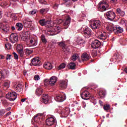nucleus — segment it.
I'll return each instance as SVG.
<instances>
[{
	"mask_svg": "<svg viewBox=\"0 0 127 127\" xmlns=\"http://www.w3.org/2000/svg\"><path fill=\"white\" fill-rule=\"evenodd\" d=\"M83 35L85 38H90L93 35V31L89 27L84 28L83 29Z\"/></svg>",
	"mask_w": 127,
	"mask_h": 127,
	"instance_id": "1",
	"label": "nucleus"
},
{
	"mask_svg": "<svg viewBox=\"0 0 127 127\" xmlns=\"http://www.w3.org/2000/svg\"><path fill=\"white\" fill-rule=\"evenodd\" d=\"M49 34L50 35L53 36V35H56V34H59V33H60L61 31H62V28L60 26H58L57 27H55V29L54 30H47Z\"/></svg>",
	"mask_w": 127,
	"mask_h": 127,
	"instance_id": "2",
	"label": "nucleus"
},
{
	"mask_svg": "<svg viewBox=\"0 0 127 127\" xmlns=\"http://www.w3.org/2000/svg\"><path fill=\"white\" fill-rule=\"evenodd\" d=\"M102 26V22L100 20L93 21L91 24V27L93 30L100 29Z\"/></svg>",
	"mask_w": 127,
	"mask_h": 127,
	"instance_id": "3",
	"label": "nucleus"
},
{
	"mask_svg": "<svg viewBox=\"0 0 127 127\" xmlns=\"http://www.w3.org/2000/svg\"><path fill=\"white\" fill-rule=\"evenodd\" d=\"M28 47H33L37 45V38H29L28 43L26 44Z\"/></svg>",
	"mask_w": 127,
	"mask_h": 127,
	"instance_id": "4",
	"label": "nucleus"
},
{
	"mask_svg": "<svg viewBox=\"0 0 127 127\" xmlns=\"http://www.w3.org/2000/svg\"><path fill=\"white\" fill-rule=\"evenodd\" d=\"M105 17L109 20H113L116 18V14L113 11H107L105 14Z\"/></svg>",
	"mask_w": 127,
	"mask_h": 127,
	"instance_id": "5",
	"label": "nucleus"
},
{
	"mask_svg": "<svg viewBox=\"0 0 127 127\" xmlns=\"http://www.w3.org/2000/svg\"><path fill=\"white\" fill-rule=\"evenodd\" d=\"M16 98V93L15 92H8L6 94V98L9 100L11 102L14 101Z\"/></svg>",
	"mask_w": 127,
	"mask_h": 127,
	"instance_id": "6",
	"label": "nucleus"
},
{
	"mask_svg": "<svg viewBox=\"0 0 127 127\" xmlns=\"http://www.w3.org/2000/svg\"><path fill=\"white\" fill-rule=\"evenodd\" d=\"M46 125L48 127H51V126H55L56 125V120L53 117H49L46 120Z\"/></svg>",
	"mask_w": 127,
	"mask_h": 127,
	"instance_id": "7",
	"label": "nucleus"
},
{
	"mask_svg": "<svg viewBox=\"0 0 127 127\" xmlns=\"http://www.w3.org/2000/svg\"><path fill=\"white\" fill-rule=\"evenodd\" d=\"M9 41L11 43H15V42H17V41H18V36L17 35V34L15 33L11 34Z\"/></svg>",
	"mask_w": 127,
	"mask_h": 127,
	"instance_id": "8",
	"label": "nucleus"
},
{
	"mask_svg": "<svg viewBox=\"0 0 127 127\" xmlns=\"http://www.w3.org/2000/svg\"><path fill=\"white\" fill-rule=\"evenodd\" d=\"M45 81L47 83V84L51 85V86H54L55 83L57 82V77L56 76H52L50 80L45 79Z\"/></svg>",
	"mask_w": 127,
	"mask_h": 127,
	"instance_id": "9",
	"label": "nucleus"
},
{
	"mask_svg": "<svg viewBox=\"0 0 127 127\" xmlns=\"http://www.w3.org/2000/svg\"><path fill=\"white\" fill-rule=\"evenodd\" d=\"M0 30L2 33H5L6 32H8L9 27H8L7 25H4L2 23H0Z\"/></svg>",
	"mask_w": 127,
	"mask_h": 127,
	"instance_id": "10",
	"label": "nucleus"
},
{
	"mask_svg": "<svg viewBox=\"0 0 127 127\" xmlns=\"http://www.w3.org/2000/svg\"><path fill=\"white\" fill-rule=\"evenodd\" d=\"M32 64V65H31ZM31 66H39L41 65V63H40V60H39V58H34L32 60L31 64H30Z\"/></svg>",
	"mask_w": 127,
	"mask_h": 127,
	"instance_id": "11",
	"label": "nucleus"
},
{
	"mask_svg": "<svg viewBox=\"0 0 127 127\" xmlns=\"http://www.w3.org/2000/svg\"><path fill=\"white\" fill-rule=\"evenodd\" d=\"M101 46V42L98 40H95L93 41L91 43V47L94 49L99 48Z\"/></svg>",
	"mask_w": 127,
	"mask_h": 127,
	"instance_id": "12",
	"label": "nucleus"
},
{
	"mask_svg": "<svg viewBox=\"0 0 127 127\" xmlns=\"http://www.w3.org/2000/svg\"><path fill=\"white\" fill-rule=\"evenodd\" d=\"M70 22H71V18L69 16H68L65 20H64V23H63V25L64 26V29H67Z\"/></svg>",
	"mask_w": 127,
	"mask_h": 127,
	"instance_id": "13",
	"label": "nucleus"
},
{
	"mask_svg": "<svg viewBox=\"0 0 127 127\" xmlns=\"http://www.w3.org/2000/svg\"><path fill=\"white\" fill-rule=\"evenodd\" d=\"M41 102L45 104H48V102H49V96L46 94H43Z\"/></svg>",
	"mask_w": 127,
	"mask_h": 127,
	"instance_id": "14",
	"label": "nucleus"
},
{
	"mask_svg": "<svg viewBox=\"0 0 127 127\" xmlns=\"http://www.w3.org/2000/svg\"><path fill=\"white\" fill-rule=\"evenodd\" d=\"M17 51L20 57H23L24 55V52H23V49H22V46L21 45H17L16 47Z\"/></svg>",
	"mask_w": 127,
	"mask_h": 127,
	"instance_id": "15",
	"label": "nucleus"
},
{
	"mask_svg": "<svg viewBox=\"0 0 127 127\" xmlns=\"http://www.w3.org/2000/svg\"><path fill=\"white\" fill-rule=\"evenodd\" d=\"M20 36L21 40L26 41V44H27L28 40H29V38H30V37H28L27 34H26V33L25 32L22 33L20 35Z\"/></svg>",
	"mask_w": 127,
	"mask_h": 127,
	"instance_id": "16",
	"label": "nucleus"
},
{
	"mask_svg": "<svg viewBox=\"0 0 127 127\" xmlns=\"http://www.w3.org/2000/svg\"><path fill=\"white\" fill-rule=\"evenodd\" d=\"M55 100L57 102L61 103L66 100V96H65V95H59L56 97Z\"/></svg>",
	"mask_w": 127,
	"mask_h": 127,
	"instance_id": "17",
	"label": "nucleus"
},
{
	"mask_svg": "<svg viewBox=\"0 0 127 127\" xmlns=\"http://www.w3.org/2000/svg\"><path fill=\"white\" fill-rule=\"evenodd\" d=\"M99 39H101V40H103L105 42L109 40V37L107 35V33L106 32H103V33L99 35Z\"/></svg>",
	"mask_w": 127,
	"mask_h": 127,
	"instance_id": "18",
	"label": "nucleus"
},
{
	"mask_svg": "<svg viewBox=\"0 0 127 127\" xmlns=\"http://www.w3.org/2000/svg\"><path fill=\"white\" fill-rule=\"evenodd\" d=\"M91 58V56L87 54V53H84L82 54L81 56V59L82 61H88L90 60V59Z\"/></svg>",
	"mask_w": 127,
	"mask_h": 127,
	"instance_id": "19",
	"label": "nucleus"
},
{
	"mask_svg": "<svg viewBox=\"0 0 127 127\" xmlns=\"http://www.w3.org/2000/svg\"><path fill=\"white\" fill-rule=\"evenodd\" d=\"M80 96L83 100H87L86 98H90V97H91V94L88 91H84Z\"/></svg>",
	"mask_w": 127,
	"mask_h": 127,
	"instance_id": "20",
	"label": "nucleus"
},
{
	"mask_svg": "<svg viewBox=\"0 0 127 127\" xmlns=\"http://www.w3.org/2000/svg\"><path fill=\"white\" fill-rule=\"evenodd\" d=\"M67 81L66 80H62L60 82V87L62 90H64L67 88Z\"/></svg>",
	"mask_w": 127,
	"mask_h": 127,
	"instance_id": "21",
	"label": "nucleus"
},
{
	"mask_svg": "<svg viewBox=\"0 0 127 127\" xmlns=\"http://www.w3.org/2000/svg\"><path fill=\"white\" fill-rule=\"evenodd\" d=\"M106 5H108V3H106V1H102L99 3V8L100 9H104V10H107V8Z\"/></svg>",
	"mask_w": 127,
	"mask_h": 127,
	"instance_id": "22",
	"label": "nucleus"
},
{
	"mask_svg": "<svg viewBox=\"0 0 127 127\" xmlns=\"http://www.w3.org/2000/svg\"><path fill=\"white\" fill-rule=\"evenodd\" d=\"M14 89L18 93H20L22 90H23V86L20 84H18L14 86Z\"/></svg>",
	"mask_w": 127,
	"mask_h": 127,
	"instance_id": "23",
	"label": "nucleus"
},
{
	"mask_svg": "<svg viewBox=\"0 0 127 127\" xmlns=\"http://www.w3.org/2000/svg\"><path fill=\"white\" fill-rule=\"evenodd\" d=\"M8 74V71L6 69H3L0 71V76H1V79H4V76H7Z\"/></svg>",
	"mask_w": 127,
	"mask_h": 127,
	"instance_id": "24",
	"label": "nucleus"
},
{
	"mask_svg": "<svg viewBox=\"0 0 127 127\" xmlns=\"http://www.w3.org/2000/svg\"><path fill=\"white\" fill-rule=\"evenodd\" d=\"M124 32V29H123V28L120 26L116 27L114 30V33H115V34H119V33H122V32Z\"/></svg>",
	"mask_w": 127,
	"mask_h": 127,
	"instance_id": "25",
	"label": "nucleus"
},
{
	"mask_svg": "<svg viewBox=\"0 0 127 127\" xmlns=\"http://www.w3.org/2000/svg\"><path fill=\"white\" fill-rule=\"evenodd\" d=\"M67 68L71 70H75L76 69V64L75 63L70 62L67 65Z\"/></svg>",
	"mask_w": 127,
	"mask_h": 127,
	"instance_id": "26",
	"label": "nucleus"
},
{
	"mask_svg": "<svg viewBox=\"0 0 127 127\" xmlns=\"http://www.w3.org/2000/svg\"><path fill=\"white\" fill-rule=\"evenodd\" d=\"M44 68L47 69V70H51V69H52V65L51 64V63L49 62L45 63Z\"/></svg>",
	"mask_w": 127,
	"mask_h": 127,
	"instance_id": "27",
	"label": "nucleus"
},
{
	"mask_svg": "<svg viewBox=\"0 0 127 127\" xmlns=\"http://www.w3.org/2000/svg\"><path fill=\"white\" fill-rule=\"evenodd\" d=\"M43 93V89L41 88H38L36 90L35 94L38 97H40L42 93Z\"/></svg>",
	"mask_w": 127,
	"mask_h": 127,
	"instance_id": "28",
	"label": "nucleus"
},
{
	"mask_svg": "<svg viewBox=\"0 0 127 127\" xmlns=\"http://www.w3.org/2000/svg\"><path fill=\"white\" fill-rule=\"evenodd\" d=\"M10 84V81H5L3 83V90H7L9 88V84Z\"/></svg>",
	"mask_w": 127,
	"mask_h": 127,
	"instance_id": "29",
	"label": "nucleus"
},
{
	"mask_svg": "<svg viewBox=\"0 0 127 127\" xmlns=\"http://www.w3.org/2000/svg\"><path fill=\"white\" fill-rule=\"evenodd\" d=\"M107 30H108L109 31H114V32H115V27H114V25L113 24L111 23L108 25L107 27Z\"/></svg>",
	"mask_w": 127,
	"mask_h": 127,
	"instance_id": "30",
	"label": "nucleus"
},
{
	"mask_svg": "<svg viewBox=\"0 0 127 127\" xmlns=\"http://www.w3.org/2000/svg\"><path fill=\"white\" fill-rule=\"evenodd\" d=\"M47 22H50L49 21H46L45 19H42L39 20V23L41 25V26H44V25H46V23Z\"/></svg>",
	"mask_w": 127,
	"mask_h": 127,
	"instance_id": "31",
	"label": "nucleus"
},
{
	"mask_svg": "<svg viewBox=\"0 0 127 127\" xmlns=\"http://www.w3.org/2000/svg\"><path fill=\"white\" fill-rule=\"evenodd\" d=\"M23 27V25H22V23H17L16 24V29H17V30L20 31L22 29Z\"/></svg>",
	"mask_w": 127,
	"mask_h": 127,
	"instance_id": "32",
	"label": "nucleus"
},
{
	"mask_svg": "<svg viewBox=\"0 0 127 127\" xmlns=\"http://www.w3.org/2000/svg\"><path fill=\"white\" fill-rule=\"evenodd\" d=\"M24 52L26 55L27 56H28V55H30V54H31V53H32L33 51L32 50L29 49H25L24 50Z\"/></svg>",
	"mask_w": 127,
	"mask_h": 127,
	"instance_id": "33",
	"label": "nucleus"
},
{
	"mask_svg": "<svg viewBox=\"0 0 127 127\" xmlns=\"http://www.w3.org/2000/svg\"><path fill=\"white\" fill-rule=\"evenodd\" d=\"M41 40L44 44H46V43H47V40L45 38V36H44V35H42L41 36Z\"/></svg>",
	"mask_w": 127,
	"mask_h": 127,
	"instance_id": "34",
	"label": "nucleus"
},
{
	"mask_svg": "<svg viewBox=\"0 0 127 127\" xmlns=\"http://www.w3.org/2000/svg\"><path fill=\"white\" fill-rule=\"evenodd\" d=\"M116 11L117 12H118V13L120 14L121 15V16H124V15H125V11H123L119 8L117 9Z\"/></svg>",
	"mask_w": 127,
	"mask_h": 127,
	"instance_id": "35",
	"label": "nucleus"
},
{
	"mask_svg": "<svg viewBox=\"0 0 127 127\" xmlns=\"http://www.w3.org/2000/svg\"><path fill=\"white\" fill-rule=\"evenodd\" d=\"M38 116H39V114L35 115L34 118L32 119V122L34 121V122H35L36 123L38 122V120H39V117H38Z\"/></svg>",
	"mask_w": 127,
	"mask_h": 127,
	"instance_id": "36",
	"label": "nucleus"
},
{
	"mask_svg": "<svg viewBox=\"0 0 127 127\" xmlns=\"http://www.w3.org/2000/svg\"><path fill=\"white\" fill-rule=\"evenodd\" d=\"M77 58H79V55L74 54L71 57V60H72V61H76Z\"/></svg>",
	"mask_w": 127,
	"mask_h": 127,
	"instance_id": "37",
	"label": "nucleus"
},
{
	"mask_svg": "<svg viewBox=\"0 0 127 127\" xmlns=\"http://www.w3.org/2000/svg\"><path fill=\"white\" fill-rule=\"evenodd\" d=\"M98 95L100 98H103L104 96H106V92L103 90H101L99 92Z\"/></svg>",
	"mask_w": 127,
	"mask_h": 127,
	"instance_id": "38",
	"label": "nucleus"
},
{
	"mask_svg": "<svg viewBox=\"0 0 127 127\" xmlns=\"http://www.w3.org/2000/svg\"><path fill=\"white\" fill-rule=\"evenodd\" d=\"M76 43L77 44H79V45H83L84 44V43H85V40H83L82 39H79L78 40H77V41H76Z\"/></svg>",
	"mask_w": 127,
	"mask_h": 127,
	"instance_id": "39",
	"label": "nucleus"
},
{
	"mask_svg": "<svg viewBox=\"0 0 127 127\" xmlns=\"http://www.w3.org/2000/svg\"><path fill=\"white\" fill-rule=\"evenodd\" d=\"M12 47V46H11V44H10V43H7L5 44V49H7L8 50H9L11 49Z\"/></svg>",
	"mask_w": 127,
	"mask_h": 127,
	"instance_id": "40",
	"label": "nucleus"
},
{
	"mask_svg": "<svg viewBox=\"0 0 127 127\" xmlns=\"http://www.w3.org/2000/svg\"><path fill=\"white\" fill-rule=\"evenodd\" d=\"M63 51H64V52H65V53H68L70 52V48L65 46L64 48L63 49Z\"/></svg>",
	"mask_w": 127,
	"mask_h": 127,
	"instance_id": "41",
	"label": "nucleus"
},
{
	"mask_svg": "<svg viewBox=\"0 0 127 127\" xmlns=\"http://www.w3.org/2000/svg\"><path fill=\"white\" fill-rule=\"evenodd\" d=\"M48 11V9L47 8H42L40 10V12L42 14H44V13H46Z\"/></svg>",
	"mask_w": 127,
	"mask_h": 127,
	"instance_id": "42",
	"label": "nucleus"
},
{
	"mask_svg": "<svg viewBox=\"0 0 127 127\" xmlns=\"http://www.w3.org/2000/svg\"><path fill=\"white\" fill-rule=\"evenodd\" d=\"M58 44L59 46L62 47V49H63L66 46V45L65 44V43H64L63 42H59V43H58Z\"/></svg>",
	"mask_w": 127,
	"mask_h": 127,
	"instance_id": "43",
	"label": "nucleus"
},
{
	"mask_svg": "<svg viewBox=\"0 0 127 127\" xmlns=\"http://www.w3.org/2000/svg\"><path fill=\"white\" fill-rule=\"evenodd\" d=\"M65 67H66V64H65V63H63L59 66L58 70H62V69H64Z\"/></svg>",
	"mask_w": 127,
	"mask_h": 127,
	"instance_id": "44",
	"label": "nucleus"
},
{
	"mask_svg": "<svg viewBox=\"0 0 127 127\" xmlns=\"http://www.w3.org/2000/svg\"><path fill=\"white\" fill-rule=\"evenodd\" d=\"M63 112L64 113L66 116H68V115H69L70 113V109H69L68 108H66L64 110Z\"/></svg>",
	"mask_w": 127,
	"mask_h": 127,
	"instance_id": "45",
	"label": "nucleus"
},
{
	"mask_svg": "<svg viewBox=\"0 0 127 127\" xmlns=\"http://www.w3.org/2000/svg\"><path fill=\"white\" fill-rule=\"evenodd\" d=\"M111 106L109 104H106V105H104L103 108L105 110V111H108L109 109H110Z\"/></svg>",
	"mask_w": 127,
	"mask_h": 127,
	"instance_id": "46",
	"label": "nucleus"
},
{
	"mask_svg": "<svg viewBox=\"0 0 127 127\" xmlns=\"http://www.w3.org/2000/svg\"><path fill=\"white\" fill-rule=\"evenodd\" d=\"M5 113V110L4 109H0V117H2L3 115H4Z\"/></svg>",
	"mask_w": 127,
	"mask_h": 127,
	"instance_id": "47",
	"label": "nucleus"
},
{
	"mask_svg": "<svg viewBox=\"0 0 127 127\" xmlns=\"http://www.w3.org/2000/svg\"><path fill=\"white\" fill-rule=\"evenodd\" d=\"M91 55L93 56V57H96V56H97V55H98V54H97V51H92L91 52Z\"/></svg>",
	"mask_w": 127,
	"mask_h": 127,
	"instance_id": "48",
	"label": "nucleus"
},
{
	"mask_svg": "<svg viewBox=\"0 0 127 127\" xmlns=\"http://www.w3.org/2000/svg\"><path fill=\"white\" fill-rule=\"evenodd\" d=\"M35 13H36V10H33L29 12L30 15H33V14H35Z\"/></svg>",
	"mask_w": 127,
	"mask_h": 127,
	"instance_id": "49",
	"label": "nucleus"
},
{
	"mask_svg": "<svg viewBox=\"0 0 127 127\" xmlns=\"http://www.w3.org/2000/svg\"><path fill=\"white\" fill-rule=\"evenodd\" d=\"M13 55H14V59H16V60H17L18 59V55H17V54H16L15 52L12 53Z\"/></svg>",
	"mask_w": 127,
	"mask_h": 127,
	"instance_id": "50",
	"label": "nucleus"
},
{
	"mask_svg": "<svg viewBox=\"0 0 127 127\" xmlns=\"http://www.w3.org/2000/svg\"><path fill=\"white\" fill-rule=\"evenodd\" d=\"M2 104L3 106H6L7 105V102L6 101V100H4L2 101Z\"/></svg>",
	"mask_w": 127,
	"mask_h": 127,
	"instance_id": "51",
	"label": "nucleus"
},
{
	"mask_svg": "<svg viewBox=\"0 0 127 127\" xmlns=\"http://www.w3.org/2000/svg\"><path fill=\"white\" fill-rule=\"evenodd\" d=\"M34 79L36 81H38V80H39V79H40V78L39 77V75H35Z\"/></svg>",
	"mask_w": 127,
	"mask_h": 127,
	"instance_id": "52",
	"label": "nucleus"
},
{
	"mask_svg": "<svg viewBox=\"0 0 127 127\" xmlns=\"http://www.w3.org/2000/svg\"><path fill=\"white\" fill-rule=\"evenodd\" d=\"M64 22V20L62 19H60L59 20V22H58L59 24H61V23L63 24Z\"/></svg>",
	"mask_w": 127,
	"mask_h": 127,
	"instance_id": "53",
	"label": "nucleus"
},
{
	"mask_svg": "<svg viewBox=\"0 0 127 127\" xmlns=\"http://www.w3.org/2000/svg\"><path fill=\"white\" fill-rule=\"evenodd\" d=\"M11 56V55L9 54H7V57L6 58V60H10V59H11V58H10V57Z\"/></svg>",
	"mask_w": 127,
	"mask_h": 127,
	"instance_id": "54",
	"label": "nucleus"
},
{
	"mask_svg": "<svg viewBox=\"0 0 127 127\" xmlns=\"http://www.w3.org/2000/svg\"><path fill=\"white\" fill-rule=\"evenodd\" d=\"M58 4H55L54 6H53V8H54V9H57V8H58Z\"/></svg>",
	"mask_w": 127,
	"mask_h": 127,
	"instance_id": "55",
	"label": "nucleus"
},
{
	"mask_svg": "<svg viewBox=\"0 0 127 127\" xmlns=\"http://www.w3.org/2000/svg\"><path fill=\"white\" fill-rule=\"evenodd\" d=\"M11 114V112H9L6 113L5 116H6V117H8V116H9V115H10Z\"/></svg>",
	"mask_w": 127,
	"mask_h": 127,
	"instance_id": "56",
	"label": "nucleus"
},
{
	"mask_svg": "<svg viewBox=\"0 0 127 127\" xmlns=\"http://www.w3.org/2000/svg\"><path fill=\"white\" fill-rule=\"evenodd\" d=\"M0 59H4V56L0 55Z\"/></svg>",
	"mask_w": 127,
	"mask_h": 127,
	"instance_id": "57",
	"label": "nucleus"
},
{
	"mask_svg": "<svg viewBox=\"0 0 127 127\" xmlns=\"http://www.w3.org/2000/svg\"><path fill=\"white\" fill-rule=\"evenodd\" d=\"M11 28L12 30L13 31V30H15V28H15L14 26H11Z\"/></svg>",
	"mask_w": 127,
	"mask_h": 127,
	"instance_id": "58",
	"label": "nucleus"
},
{
	"mask_svg": "<svg viewBox=\"0 0 127 127\" xmlns=\"http://www.w3.org/2000/svg\"><path fill=\"white\" fill-rule=\"evenodd\" d=\"M25 100H26V99L25 98L22 99L21 100V102H22V103H23V102H25Z\"/></svg>",
	"mask_w": 127,
	"mask_h": 127,
	"instance_id": "59",
	"label": "nucleus"
},
{
	"mask_svg": "<svg viewBox=\"0 0 127 127\" xmlns=\"http://www.w3.org/2000/svg\"><path fill=\"white\" fill-rule=\"evenodd\" d=\"M2 17V13H1V11H0V19Z\"/></svg>",
	"mask_w": 127,
	"mask_h": 127,
	"instance_id": "60",
	"label": "nucleus"
},
{
	"mask_svg": "<svg viewBox=\"0 0 127 127\" xmlns=\"http://www.w3.org/2000/svg\"><path fill=\"white\" fill-rule=\"evenodd\" d=\"M63 1L64 3H66L68 1V0H63Z\"/></svg>",
	"mask_w": 127,
	"mask_h": 127,
	"instance_id": "61",
	"label": "nucleus"
},
{
	"mask_svg": "<svg viewBox=\"0 0 127 127\" xmlns=\"http://www.w3.org/2000/svg\"><path fill=\"white\" fill-rule=\"evenodd\" d=\"M40 3H43V1H44V0H40Z\"/></svg>",
	"mask_w": 127,
	"mask_h": 127,
	"instance_id": "62",
	"label": "nucleus"
},
{
	"mask_svg": "<svg viewBox=\"0 0 127 127\" xmlns=\"http://www.w3.org/2000/svg\"><path fill=\"white\" fill-rule=\"evenodd\" d=\"M121 23H126V22L125 21V20H121Z\"/></svg>",
	"mask_w": 127,
	"mask_h": 127,
	"instance_id": "63",
	"label": "nucleus"
},
{
	"mask_svg": "<svg viewBox=\"0 0 127 127\" xmlns=\"http://www.w3.org/2000/svg\"><path fill=\"white\" fill-rule=\"evenodd\" d=\"M125 71L126 72V73H127V67L125 68Z\"/></svg>",
	"mask_w": 127,
	"mask_h": 127,
	"instance_id": "64",
	"label": "nucleus"
}]
</instances>
